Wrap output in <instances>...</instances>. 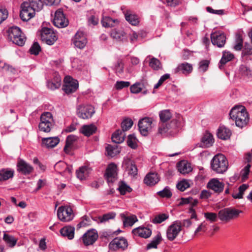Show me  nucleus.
<instances>
[{"mask_svg":"<svg viewBox=\"0 0 252 252\" xmlns=\"http://www.w3.org/2000/svg\"><path fill=\"white\" fill-rule=\"evenodd\" d=\"M182 230V222L180 220L174 221L166 230V237L168 240L173 241L178 236Z\"/></svg>","mask_w":252,"mask_h":252,"instance_id":"nucleus-12","label":"nucleus"},{"mask_svg":"<svg viewBox=\"0 0 252 252\" xmlns=\"http://www.w3.org/2000/svg\"><path fill=\"white\" fill-rule=\"evenodd\" d=\"M177 166L178 171L182 174H188L192 171L190 163L185 160L178 162Z\"/></svg>","mask_w":252,"mask_h":252,"instance_id":"nucleus-34","label":"nucleus"},{"mask_svg":"<svg viewBox=\"0 0 252 252\" xmlns=\"http://www.w3.org/2000/svg\"><path fill=\"white\" fill-rule=\"evenodd\" d=\"M169 218V215L167 214H160L156 216L152 220L151 222L154 224H159Z\"/></svg>","mask_w":252,"mask_h":252,"instance_id":"nucleus-52","label":"nucleus"},{"mask_svg":"<svg viewBox=\"0 0 252 252\" xmlns=\"http://www.w3.org/2000/svg\"><path fill=\"white\" fill-rule=\"evenodd\" d=\"M127 145L132 149H135L137 148L136 138L134 134H129L127 139Z\"/></svg>","mask_w":252,"mask_h":252,"instance_id":"nucleus-57","label":"nucleus"},{"mask_svg":"<svg viewBox=\"0 0 252 252\" xmlns=\"http://www.w3.org/2000/svg\"><path fill=\"white\" fill-rule=\"evenodd\" d=\"M57 216L62 221L68 222L73 218V211L71 208L68 206H62L57 210Z\"/></svg>","mask_w":252,"mask_h":252,"instance_id":"nucleus-13","label":"nucleus"},{"mask_svg":"<svg viewBox=\"0 0 252 252\" xmlns=\"http://www.w3.org/2000/svg\"><path fill=\"white\" fill-rule=\"evenodd\" d=\"M179 126L178 121L173 119L169 123L161 124L158 127V132L163 136L172 135L178 131Z\"/></svg>","mask_w":252,"mask_h":252,"instance_id":"nucleus-5","label":"nucleus"},{"mask_svg":"<svg viewBox=\"0 0 252 252\" xmlns=\"http://www.w3.org/2000/svg\"><path fill=\"white\" fill-rule=\"evenodd\" d=\"M124 64L122 60L119 59L115 65L113 67V69L115 71L117 75L121 74L124 72Z\"/></svg>","mask_w":252,"mask_h":252,"instance_id":"nucleus-51","label":"nucleus"},{"mask_svg":"<svg viewBox=\"0 0 252 252\" xmlns=\"http://www.w3.org/2000/svg\"><path fill=\"white\" fill-rule=\"evenodd\" d=\"M249 185L247 184H243L238 188V192L232 193V197L234 199H242L243 198L245 191L249 188Z\"/></svg>","mask_w":252,"mask_h":252,"instance_id":"nucleus-45","label":"nucleus"},{"mask_svg":"<svg viewBox=\"0 0 252 252\" xmlns=\"http://www.w3.org/2000/svg\"><path fill=\"white\" fill-rule=\"evenodd\" d=\"M152 225L144 224L132 229L131 233L134 237L147 239L151 237L152 233Z\"/></svg>","mask_w":252,"mask_h":252,"instance_id":"nucleus-9","label":"nucleus"},{"mask_svg":"<svg viewBox=\"0 0 252 252\" xmlns=\"http://www.w3.org/2000/svg\"><path fill=\"white\" fill-rule=\"evenodd\" d=\"M40 51L41 47L37 42H33L29 49V53L31 55L35 56L38 55Z\"/></svg>","mask_w":252,"mask_h":252,"instance_id":"nucleus-56","label":"nucleus"},{"mask_svg":"<svg viewBox=\"0 0 252 252\" xmlns=\"http://www.w3.org/2000/svg\"><path fill=\"white\" fill-rule=\"evenodd\" d=\"M54 168L59 173L65 176L72 173V166L63 161H60L55 165Z\"/></svg>","mask_w":252,"mask_h":252,"instance_id":"nucleus-23","label":"nucleus"},{"mask_svg":"<svg viewBox=\"0 0 252 252\" xmlns=\"http://www.w3.org/2000/svg\"><path fill=\"white\" fill-rule=\"evenodd\" d=\"M106 155L111 158H113L120 153V150L117 148L110 145H108L106 148Z\"/></svg>","mask_w":252,"mask_h":252,"instance_id":"nucleus-48","label":"nucleus"},{"mask_svg":"<svg viewBox=\"0 0 252 252\" xmlns=\"http://www.w3.org/2000/svg\"><path fill=\"white\" fill-rule=\"evenodd\" d=\"M159 116L162 124H165L171 118L172 114L169 109L163 110L159 112Z\"/></svg>","mask_w":252,"mask_h":252,"instance_id":"nucleus-46","label":"nucleus"},{"mask_svg":"<svg viewBox=\"0 0 252 252\" xmlns=\"http://www.w3.org/2000/svg\"><path fill=\"white\" fill-rule=\"evenodd\" d=\"M98 234L95 229L88 230L82 236V241L85 246L93 245L98 238Z\"/></svg>","mask_w":252,"mask_h":252,"instance_id":"nucleus-20","label":"nucleus"},{"mask_svg":"<svg viewBox=\"0 0 252 252\" xmlns=\"http://www.w3.org/2000/svg\"><path fill=\"white\" fill-rule=\"evenodd\" d=\"M97 127L93 124L84 125L81 127V132L86 136H90L96 131Z\"/></svg>","mask_w":252,"mask_h":252,"instance_id":"nucleus-38","label":"nucleus"},{"mask_svg":"<svg viewBox=\"0 0 252 252\" xmlns=\"http://www.w3.org/2000/svg\"><path fill=\"white\" fill-rule=\"evenodd\" d=\"M101 22L102 26L105 28L113 27L118 23L117 19H114L109 16L103 17Z\"/></svg>","mask_w":252,"mask_h":252,"instance_id":"nucleus-43","label":"nucleus"},{"mask_svg":"<svg viewBox=\"0 0 252 252\" xmlns=\"http://www.w3.org/2000/svg\"><path fill=\"white\" fill-rule=\"evenodd\" d=\"M112 141L115 143H121L125 139V131L118 129L112 135Z\"/></svg>","mask_w":252,"mask_h":252,"instance_id":"nucleus-41","label":"nucleus"},{"mask_svg":"<svg viewBox=\"0 0 252 252\" xmlns=\"http://www.w3.org/2000/svg\"><path fill=\"white\" fill-rule=\"evenodd\" d=\"M252 55V47L247 43H245L244 47L242 52V56H246Z\"/></svg>","mask_w":252,"mask_h":252,"instance_id":"nucleus-63","label":"nucleus"},{"mask_svg":"<svg viewBox=\"0 0 252 252\" xmlns=\"http://www.w3.org/2000/svg\"><path fill=\"white\" fill-rule=\"evenodd\" d=\"M74 46L80 49H83L86 45L87 39L84 32L78 31L72 38Z\"/></svg>","mask_w":252,"mask_h":252,"instance_id":"nucleus-18","label":"nucleus"},{"mask_svg":"<svg viewBox=\"0 0 252 252\" xmlns=\"http://www.w3.org/2000/svg\"><path fill=\"white\" fill-rule=\"evenodd\" d=\"M128 247L127 240L123 237H118L114 238L109 245L110 250L116 251L118 249L125 250Z\"/></svg>","mask_w":252,"mask_h":252,"instance_id":"nucleus-17","label":"nucleus"},{"mask_svg":"<svg viewBox=\"0 0 252 252\" xmlns=\"http://www.w3.org/2000/svg\"><path fill=\"white\" fill-rule=\"evenodd\" d=\"M201 141L202 147H209L214 143V139L211 133L206 132L202 137Z\"/></svg>","mask_w":252,"mask_h":252,"instance_id":"nucleus-37","label":"nucleus"},{"mask_svg":"<svg viewBox=\"0 0 252 252\" xmlns=\"http://www.w3.org/2000/svg\"><path fill=\"white\" fill-rule=\"evenodd\" d=\"M76 140L77 137L74 135H69L66 137L65 145L63 148L65 153H69V149H72L73 148L74 143L76 142Z\"/></svg>","mask_w":252,"mask_h":252,"instance_id":"nucleus-39","label":"nucleus"},{"mask_svg":"<svg viewBox=\"0 0 252 252\" xmlns=\"http://www.w3.org/2000/svg\"><path fill=\"white\" fill-rule=\"evenodd\" d=\"M118 168L117 165L112 162L108 164L104 174V178L107 181L109 186L113 184L118 179Z\"/></svg>","mask_w":252,"mask_h":252,"instance_id":"nucleus-10","label":"nucleus"},{"mask_svg":"<svg viewBox=\"0 0 252 252\" xmlns=\"http://www.w3.org/2000/svg\"><path fill=\"white\" fill-rule=\"evenodd\" d=\"M161 241V234L158 232L157 234L152 238L151 242L147 245L146 249L148 250L151 249H157L158 245L160 243Z\"/></svg>","mask_w":252,"mask_h":252,"instance_id":"nucleus-35","label":"nucleus"},{"mask_svg":"<svg viewBox=\"0 0 252 252\" xmlns=\"http://www.w3.org/2000/svg\"><path fill=\"white\" fill-rule=\"evenodd\" d=\"M157 194L161 198H169L172 196V192L170 187L166 186L162 190L158 191Z\"/></svg>","mask_w":252,"mask_h":252,"instance_id":"nucleus-49","label":"nucleus"},{"mask_svg":"<svg viewBox=\"0 0 252 252\" xmlns=\"http://www.w3.org/2000/svg\"><path fill=\"white\" fill-rule=\"evenodd\" d=\"M60 142L58 137H50L43 138L41 140V146L46 148H52L56 146Z\"/></svg>","mask_w":252,"mask_h":252,"instance_id":"nucleus-27","label":"nucleus"},{"mask_svg":"<svg viewBox=\"0 0 252 252\" xmlns=\"http://www.w3.org/2000/svg\"><path fill=\"white\" fill-rule=\"evenodd\" d=\"M95 112L94 106L89 104H81L78 105L76 108L77 116L84 120L91 118Z\"/></svg>","mask_w":252,"mask_h":252,"instance_id":"nucleus-7","label":"nucleus"},{"mask_svg":"<svg viewBox=\"0 0 252 252\" xmlns=\"http://www.w3.org/2000/svg\"><path fill=\"white\" fill-rule=\"evenodd\" d=\"M189 184L186 180L180 181L176 185V188L181 191H185L187 189L189 188Z\"/></svg>","mask_w":252,"mask_h":252,"instance_id":"nucleus-62","label":"nucleus"},{"mask_svg":"<svg viewBox=\"0 0 252 252\" xmlns=\"http://www.w3.org/2000/svg\"><path fill=\"white\" fill-rule=\"evenodd\" d=\"M121 216L123 220V224L125 227L132 226L138 220L137 217L134 215L126 216L125 214H121Z\"/></svg>","mask_w":252,"mask_h":252,"instance_id":"nucleus-33","label":"nucleus"},{"mask_svg":"<svg viewBox=\"0 0 252 252\" xmlns=\"http://www.w3.org/2000/svg\"><path fill=\"white\" fill-rule=\"evenodd\" d=\"M230 119L235 121L236 126L242 128L246 126L249 121L248 113L245 107L242 105L233 107L229 112Z\"/></svg>","mask_w":252,"mask_h":252,"instance_id":"nucleus-1","label":"nucleus"},{"mask_svg":"<svg viewBox=\"0 0 252 252\" xmlns=\"http://www.w3.org/2000/svg\"><path fill=\"white\" fill-rule=\"evenodd\" d=\"M3 240L10 248H13L16 244L18 239L11 235L7 233H4Z\"/></svg>","mask_w":252,"mask_h":252,"instance_id":"nucleus-44","label":"nucleus"},{"mask_svg":"<svg viewBox=\"0 0 252 252\" xmlns=\"http://www.w3.org/2000/svg\"><path fill=\"white\" fill-rule=\"evenodd\" d=\"M160 181L159 177L156 172L148 173L144 179V183L147 186L152 187L156 185Z\"/></svg>","mask_w":252,"mask_h":252,"instance_id":"nucleus-26","label":"nucleus"},{"mask_svg":"<svg viewBox=\"0 0 252 252\" xmlns=\"http://www.w3.org/2000/svg\"><path fill=\"white\" fill-rule=\"evenodd\" d=\"M133 122L131 119L127 118L122 122L121 127L123 131H126L128 130L132 126Z\"/></svg>","mask_w":252,"mask_h":252,"instance_id":"nucleus-59","label":"nucleus"},{"mask_svg":"<svg viewBox=\"0 0 252 252\" xmlns=\"http://www.w3.org/2000/svg\"><path fill=\"white\" fill-rule=\"evenodd\" d=\"M242 211L234 207H227L219 211L218 218L222 221L229 222L238 218Z\"/></svg>","mask_w":252,"mask_h":252,"instance_id":"nucleus-4","label":"nucleus"},{"mask_svg":"<svg viewBox=\"0 0 252 252\" xmlns=\"http://www.w3.org/2000/svg\"><path fill=\"white\" fill-rule=\"evenodd\" d=\"M82 220L77 224V228L89 226L91 224V220L89 217L84 216L82 218Z\"/></svg>","mask_w":252,"mask_h":252,"instance_id":"nucleus-61","label":"nucleus"},{"mask_svg":"<svg viewBox=\"0 0 252 252\" xmlns=\"http://www.w3.org/2000/svg\"><path fill=\"white\" fill-rule=\"evenodd\" d=\"M152 120L149 117H145L138 122V128L140 133L147 136L152 128Z\"/></svg>","mask_w":252,"mask_h":252,"instance_id":"nucleus-19","label":"nucleus"},{"mask_svg":"<svg viewBox=\"0 0 252 252\" xmlns=\"http://www.w3.org/2000/svg\"><path fill=\"white\" fill-rule=\"evenodd\" d=\"M207 187L215 192L220 193L222 192L224 188V184L222 182H220L218 179L213 178L208 182Z\"/></svg>","mask_w":252,"mask_h":252,"instance_id":"nucleus-24","label":"nucleus"},{"mask_svg":"<svg viewBox=\"0 0 252 252\" xmlns=\"http://www.w3.org/2000/svg\"><path fill=\"white\" fill-rule=\"evenodd\" d=\"M54 125V120L51 112H44L40 116L38 128L40 131L49 132Z\"/></svg>","mask_w":252,"mask_h":252,"instance_id":"nucleus-6","label":"nucleus"},{"mask_svg":"<svg viewBox=\"0 0 252 252\" xmlns=\"http://www.w3.org/2000/svg\"><path fill=\"white\" fill-rule=\"evenodd\" d=\"M53 23L56 27L59 28H63L68 25V20L62 9H59L56 11Z\"/></svg>","mask_w":252,"mask_h":252,"instance_id":"nucleus-16","label":"nucleus"},{"mask_svg":"<svg viewBox=\"0 0 252 252\" xmlns=\"http://www.w3.org/2000/svg\"><path fill=\"white\" fill-rule=\"evenodd\" d=\"M130 85V82L128 81H117L115 87L117 90H121L125 88H127Z\"/></svg>","mask_w":252,"mask_h":252,"instance_id":"nucleus-64","label":"nucleus"},{"mask_svg":"<svg viewBox=\"0 0 252 252\" xmlns=\"http://www.w3.org/2000/svg\"><path fill=\"white\" fill-rule=\"evenodd\" d=\"M226 38L225 34L221 31H215L211 34V40L212 44L220 48L224 46Z\"/></svg>","mask_w":252,"mask_h":252,"instance_id":"nucleus-14","label":"nucleus"},{"mask_svg":"<svg viewBox=\"0 0 252 252\" xmlns=\"http://www.w3.org/2000/svg\"><path fill=\"white\" fill-rule=\"evenodd\" d=\"M58 36L57 32L53 28L43 27L41 32V39L42 41L49 45H53L57 40Z\"/></svg>","mask_w":252,"mask_h":252,"instance_id":"nucleus-8","label":"nucleus"},{"mask_svg":"<svg viewBox=\"0 0 252 252\" xmlns=\"http://www.w3.org/2000/svg\"><path fill=\"white\" fill-rule=\"evenodd\" d=\"M126 20L131 25L137 26L140 23L139 16L130 10L123 11Z\"/></svg>","mask_w":252,"mask_h":252,"instance_id":"nucleus-25","label":"nucleus"},{"mask_svg":"<svg viewBox=\"0 0 252 252\" xmlns=\"http://www.w3.org/2000/svg\"><path fill=\"white\" fill-rule=\"evenodd\" d=\"M62 79L58 74H55L51 80L47 81V87L51 90H55L60 88L61 85Z\"/></svg>","mask_w":252,"mask_h":252,"instance_id":"nucleus-28","label":"nucleus"},{"mask_svg":"<svg viewBox=\"0 0 252 252\" xmlns=\"http://www.w3.org/2000/svg\"><path fill=\"white\" fill-rule=\"evenodd\" d=\"M111 36L119 41H123L126 38V33L122 29H114L111 32Z\"/></svg>","mask_w":252,"mask_h":252,"instance_id":"nucleus-40","label":"nucleus"},{"mask_svg":"<svg viewBox=\"0 0 252 252\" xmlns=\"http://www.w3.org/2000/svg\"><path fill=\"white\" fill-rule=\"evenodd\" d=\"M193 70L192 65L189 63L184 62L180 63L172 70V73L174 74H183L186 76L189 74Z\"/></svg>","mask_w":252,"mask_h":252,"instance_id":"nucleus-22","label":"nucleus"},{"mask_svg":"<svg viewBox=\"0 0 252 252\" xmlns=\"http://www.w3.org/2000/svg\"><path fill=\"white\" fill-rule=\"evenodd\" d=\"M143 87V84L136 82L130 87V91L133 94H138L142 91Z\"/></svg>","mask_w":252,"mask_h":252,"instance_id":"nucleus-60","label":"nucleus"},{"mask_svg":"<svg viewBox=\"0 0 252 252\" xmlns=\"http://www.w3.org/2000/svg\"><path fill=\"white\" fill-rule=\"evenodd\" d=\"M234 58L233 54L229 51H223L222 57L219 63V67L222 70L224 68V65L228 62L232 60Z\"/></svg>","mask_w":252,"mask_h":252,"instance_id":"nucleus-30","label":"nucleus"},{"mask_svg":"<svg viewBox=\"0 0 252 252\" xmlns=\"http://www.w3.org/2000/svg\"><path fill=\"white\" fill-rule=\"evenodd\" d=\"M243 45V34L238 32L236 33L235 37V43L233 48L236 51L242 50Z\"/></svg>","mask_w":252,"mask_h":252,"instance_id":"nucleus-42","label":"nucleus"},{"mask_svg":"<svg viewBox=\"0 0 252 252\" xmlns=\"http://www.w3.org/2000/svg\"><path fill=\"white\" fill-rule=\"evenodd\" d=\"M63 90L66 94H70L76 91L78 88V82L70 76H66Z\"/></svg>","mask_w":252,"mask_h":252,"instance_id":"nucleus-15","label":"nucleus"},{"mask_svg":"<svg viewBox=\"0 0 252 252\" xmlns=\"http://www.w3.org/2000/svg\"><path fill=\"white\" fill-rule=\"evenodd\" d=\"M7 32L8 39L13 44L19 46H23L25 44L26 37L20 28L12 26L8 29Z\"/></svg>","mask_w":252,"mask_h":252,"instance_id":"nucleus-3","label":"nucleus"},{"mask_svg":"<svg viewBox=\"0 0 252 252\" xmlns=\"http://www.w3.org/2000/svg\"><path fill=\"white\" fill-rule=\"evenodd\" d=\"M116 214L114 212H110L103 214L100 216V223H103L108 221L110 220H113L115 218Z\"/></svg>","mask_w":252,"mask_h":252,"instance_id":"nucleus-50","label":"nucleus"},{"mask_svg":"<svg viewBox=\"0 0 252 252\" xmlns=\"http://www.w3.org/2000/svg\"><path fill=\"white\" fill-rule=\"evenodd\" d=\"M21 10L20 12L21 19L25 22H27L35 16L37 11L34 7L31 6L27 2H23L21 5Z\"/></svg>","mask_w":252,"mask_h":252,"instance_id":"nucleus-11","label":"nucleus"},{"mask_svg":"<svg viewBox=\"0 0 252 252\" xmlns=\"http://www.w3.org/2000/svg\"><path fill=\"white\" fill-rule=\"evenodd\" d=\"M121 195H125L126 193H130L132 189L127 185L124 181H121L119 183V187L117 189Z\"/></svg>","mask_w":252,"mask_h":252,"instance_id":"nucleus-47","label":"nucleus"},{"mask_svg":"<svg viewBox=\"0 0 252 252\" xmlns=\"http://www.w3.org/2000/svg\"><path fill=\"white\" fill-rule=\"evenodd\" d=\"M228 162L226 158L221 154L216 155L211 161V169L218 174H222L227 171Z\"/></svg>","mask_w":252,"mask_h":252,"instance_id":"nucleus-2","label":"nucleus"},{"mask_svg":"<svg viewBox=\"0 0 252 252\" xmlns=\"http://www.w3.org/2000/svg\"><path fill=\"white\" fill-rule=\"evenodd\" d=\"M92 169L88 166L80 167L76 172L77 177L81 180L86 179L92 171Z\"/></svg>","mask_w":252,"mask_h":252,"instance_id":"nucleus-31","label":"nucleus"},{"mask_svg":"<svg viewBox=\"0 0 252 252\" xmlns=\"http://www.w3.org/2000/svg\"><path fill=\"white\" fill-rule=\"evenodd\" d=\"M75 228L68 225L61 229L60 233L63 237H66L69 240H72L74 237Z\"/></svg>","mask_w":252,"mask_h":252,"instance_id":"nucleus-36","label":"nucleus"},{"mask_svg":"<svg viewBox=\"0 0 252 252\" xmlns=\"http://www.w3.org/2000/svg\"><path fill=\"white\" fill-rule=\"evenodd\" d=\"M15 171L10 168H2L0 170V181L3 182L12 179Z\"/></svg>","mask_w":252,"mask_h":252,"instance_id":"nucleus-29","label":"nucleus"},{"mask_svg":"<svg viewBox=\"0 0 252 252\" xmlns=\"http://www.w3.org/2000/svg\"><path fill=\"white\" fill-rule=\"evenodd\" d=\"M204 216L206 220L211 223H214L218 220V215L215 213L206 212L204 213Z\"/></svg>","mask_w":252,"mask_h":252,"instance_id":"nucleus-58","label":"nucleus"},{"mask_svg":"<svg viewBox=\"0 0 252 252\" xmlns=\"http://www.w3.org/2000/svg\"><path fill=\"white\" fill-rule=\"evenodd\" d=\"M217 136L222 140L229 139L231 135L230 130L224 126H220L217 132Z\"/></svg>","mask_w":252,"mask_h":252,"instance_id":"nucleus-32","label":"nucleus"},{"mask_svg":"<svg viewBox=\"0 0 252 252\" xmlns=\"http://www.w3.org/2000/svg\"><path fill=\"white\" fill-rule=\"evenodd\" d=\"M31 6L34 7L37 11H40L43 6V3L41 0H28L26 1Z\"/></svg>","mask_w":252,"mask_h":252,"instance_id":"nucleus-53","label":"nucleus"},{"mask_svg":"<svg viewBox=\"0 0 252 252\" xmlns=\"http://www.w3.org/2000/svg\"><path fill=\"white\" fill-rule=\"evenodd\" d=\"M251 164H248L241 171V182H245L249 178L250 172Z\"/></svg>","mask_w":252,"mask_h":252,"instance_id":"nucleus-54","label":"nucleus"},{"mask_svg":"<svg viewBox=\"0 0 252 252\" xmlns=\"http://www.w3.org/2000/svg\"><path fill=\"white\" fill-rule=\"evenodd\" d=\"M16 169L18 172L24 175H28L33 171V168L24 159L20 158L17 162Z\"/></svg>","mask_w":252,"mask_h":252,"instance_id":"nucleus-21","label":"nucleus"},{"mask_svg":"<svg viewBox=\"0 0 252 252\" xmlns=\"http://www.w3.org/2000/svg\"><path fill=\"white\" fill-rule=\"evenodd\" d=\"M149 66L154 70H158L161 68L162 65L159 60L156 58H152L150 62Z\"/></svg>","mask_w":252,"mask_h":252,"instance_id":"nucleus-55","label":"nucleus"}]
</instances>
